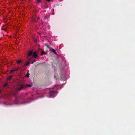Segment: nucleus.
<instances>
[{
  "label": "nucleus",
  "mask_w": 135,
  "mask_h": 135,
  "mask_svg": "<svg viewBox=\"0 0 135 135\" xmlns=\"http://www.w3.org/2000/svg\"><path fill=\"white\" fill-rule=\"evenodd\" d=\"M56 92L55 91H52L49 92V95L51 97H55L56 93Z\"/></svg>",
  "instance_id": "nucleus-1"
},
{
  "label": "nucleus",
  "mask_w": 135,
  "mask_h": 135,
  "mask_svg": "<svg viewBox=\"0 0 135 135\" xmlns=\"http://www.w3.org/2000/svg\"><path fill=\"white\" fill-rule=\"evenodd\" d=\"M31 58H29L28 59V61L26 62L25 64V65L26 66H27L30 63V61L31 60Z\"/></svg>",
  "instance_id": "nucleus-2"
},
{
  "label": "nucleus",
  "mask_w": 135,
  "mask_h": 135,
  "mask_svg": "<svg viewBox=\"0 0 135 135\" xmlns=\"http://www.w3.org/2000/svg\"><path fill=\"white\" fill-rule=\"evenodd\" d=\"M23 88V85L21 84L20 85V86L18 87L17 88V90H21L22 88Z\"/></svg>",
  "instance_id": "nucleus-3"
},
{
  "label": "nucleus",
  "mask_w": 135,
  "mask_h": 135,
  "mask_svg": "<svg viewBox=\"0 0 135 135\" xmlns=\"http://www.w3.org/2000/svg\"><path fill=\"white\" fill-rule=\"evenodd\" d=\"M33 52L32 51H30L29 52L28 55V58H30V56L33 55Z\"/></svg>",
  "instance_id": "nucleus-4"
},
{
  "label": "nucleus",
  "mask_w": 135,
  "mask_h": 135,
  "mask_svg": "<svg viewBox=\"0 0 135 135\" xmlns=\"http://www.w3.org/2000/svg\"><path fill=\"white\" fill-rule=\"evenodd\" d=\"M33 57L36 58H37L38 57V55L36 53V51H35L33 53Z\"/></svg>",
  "instance_id": "nucleus-5"
},
{
  "label": "nucleus",
  "mask_w": 135,
  "mask_h": 135,
  "mask_svg": "<svg viewBox=\"0 0 135 135\" xmlns=\"http://www.w3.org/2000/svg\"><path fill=\"white\" fill-rule=\"evenodd\" d=\"M50 50H51L52 52L56 54H57V53L56 52L55 50L52 48H51L50 49Z\"/></svg>",
  "instance_id": "nucleus-6"
},
{
  "label": "nucleus",
  "mask_w": 135,
  "mask_h": 135,
  "mask_svg": "<svg viewBox=\"0 0 135 135\" xmlns=\"http://www.w3.org/2000/svg\"><path fill=\"white\" fill-rule=\"evenodd\" d=\"M12 76H13L12 75H11V76H8V78L7 80H11V79L12 78Z\"/></svg>",
  "instance_id": "nucleus-7"
},
{
  "label": "nucleus",
  "mask_w": 135,
  "mask_h": 135,
  "mask_svg": "<svg viewBox=\"0 0 135 135\" xmlns=\"http://www.w3.org/2000/svg\"><path fill=\"white\" fill-rule=\"evenodd\" d=\"M21 61L20 60H18L17 61V62L18 64H19L21 62Z\"/></svg>",
  "instance_id": "nucleus-8"
},
{
  "label": "nucleus",
  "mask_w": 135,
  "mask_h": 135,
  "mask_svg": "<svg viewBox=\"0 0 135 135\" xmlns=\"http://www.w3.org/2000/svg\"><path fill=\"white\" fill-rule=\"evenodd\" d=\"M8 84L7 83H5V84L3 86L4 87H6L8 85Z\"/></svg>",
  "instance_id": "nucleus-9"
},
{
  "label": "nucleus",
  "mask_w": 135,
  "mask_h": 135,
  "mask_svg": "<svg viewBox=\"0 0 135 135\" xmlns=\"http://www.w3.org/2000/svg\"><path fill=\"white\" fill-rule=\"evenodd\" d=\"M45 54V52L43 51L42 50L41 51V55H43L44 54Z\"/></svg>",
  "instance_id": "nucleus-10"
},
{
  "label": "nucleus",
  "mask_w": 135,
  "mask_h": 135,
  "mask_svg": "<svg viewBox=\"0 0 135 135\" xmlns=\"http://www.w3.org/2000/svg\"><path fill=\"white\" fill-rule=\"evenodd\" d=\"M47 46L48 48L50 49L51 48V46L49 45H47Z\"/></svg>",
  "instance_id": "nucleus-11"
},
{
  "label": "nucleus",
  "mask_w": 135,
  "mask_h": 135,
  "mask_svg": "<svg viewBox=\"0 0 135 135\" xmlns=\"http://www.w3.org/2000/svg\"><path fill=\"white\" fill-rule=\"evenodd\" d=\"M41 2V0H37V3H39Z\"/></svg>",
  "instance_id": "nucleus-12"
},
{
  "label": "nucleus",
  "mask_w": 135,
  "mask_h": 135,
  "mask_svg": "<svg viewBox=\"0 0 135 135\" xmlns=\"http://www.w3.org/2000/svg\"><path fill=\"white\" fill-rule=\"evenodd\" d=\"M19 69V68H17L16 69H14L13 70H14V71H17Z\"/></svg>",
  "instance_id": "nucleus-13"
},
{
  "label": "nucleus",
  "mask_w": 135,
  "mask_h": 135,
  "mask_svg": "<svg viewBox=\"0 0 135 135\" xmlns=\"http://www.w3.org/2000/svg\"><path fill=\"white\" fill-rule=\"evenodd\" d=\"M26 86L28 87H30L32 86L31 85L29 84H27L26 85Z\"/></svg>",
  "instance_id": "nucleus-14"
},
{
  "label": "nucleus",
  "mask_w": 135,
  "mask_h": 135,
  "mask_svg": "<svg viewBox=\"0 0 135 135\" xmlns=\"http://www.w3.org/2000/svg\"><path fill=\"white\" fill-rule=\"evenodd\" d=\"M14 70H11V71H10V73H12V72H14Z\"/></svg>",
  "instance_id": "nucleus-15"
},
{
  "label": "nucleus",
  "mask_w": 135,
  "mask_h": 135,
  "mask_svg": "<svg viewBox=\"0 0 135 135\" xmlns=\"http://www.w3.org/2000/svg\"><path fill=\"white\" fill-rule=\"evenodd\" d=\"M35 61H33L31 63V64H33V63L34 62H35Z\"/></svg>",
  "instance_id": "nucleus-16"
},
{
  "label": "nucleus",
  "mask_w": 135,
  "mask_h": 135,
  "mask_svg": "<svg viewBox=\"0 0 135 135\" xmlns=\"http://www.w3.org/2000/svg\"><path fill=\"white\" fill-rule=\"evenodd\" d=\"M26 76L28 77H29V74H28L27 75H26Z\"/></svg>",
  "instance_id": "nucleus-17"
},
{
  "label": "nucleus",
  "mask_w": 135,
  "mask_h": 135,
  "mask_svg": "<svg viewBox=\"0 0 135 135\" xmlns=\"http://www.w3.org/2000/svg\"><path fill=\"white\" fill-rule=\"evenodd\" d=\"M21 0V1H25V0Z\"/></svg>",
  "instance_id": "nucleus-18"
},
{
  "label": "nucleus",
  "mask_w": 135,
  "mask_h": 135,
  "mask_svg": "<svg viewBox=\"0 0 135 135\" xmlns=\"http://www.w3.org/2000/svg\"><path fill=\"white\" fill-rule=\"evenodd\" d=\"M1 90H0V93H1Z\"/></svg>",
  "instance_id": "nucleus-19"
}]
</instances>
